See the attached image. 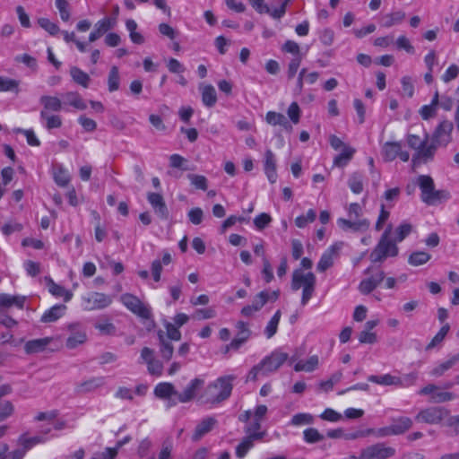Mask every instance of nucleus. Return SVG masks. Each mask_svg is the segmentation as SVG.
Wrapping results in <instances>:
<instances>
[{
	"label": "nucleus",
	"mask_w": 459,
	"mask_h": 459,
	"mask_svg": "<svg viewBox=\"0 0 459 459\" xmlns=\"http://www.w3.org/2000/svg\"><path fill=\"white\" fill-rule=\"evenodd\" d=\"M235 379V376L227 375L220 377L210 383L203 394L204 402L211 404H218L229 399L231 395Z\"/></svg>",
	"instance_id": "nucleus-1"
},
{
	"label": "nucleus",
	"mask_w": 459,
	"mask_h": 459,
	"mask_svg": "<svg viewBox=\"0 0 459 459\" xmlns=\"http://www.w3.org/2000/svg\"><path fill=\"white\" fill-rule=\"evenodd\" d=\"M316 278L312 272H304L303 269L299 268L293 271L291 276V290L297 291L302 290V296L300 303L302 306L307 304L313 297L316 290Z\"/></svg>",
	"instance_id": "nucleus-2"
},
{
	"label": "nucleus",
	"mask_w": 459,
	"mask_h": 459,
	"mask_svg": "<svg viewBox=\"0 0 459 459\" xmlns=\"http://www.w3.org/2000/svg\"><path fill=\"white\" fill-rule=\"evenodd\" d=\"M416 184L420 190V199L428 205H436L448 200L450 194L446 190H436L433 178L429 175H420Z\"/></svg>",
	"instance_id": "nucleus-3"
},
{
	"label": "nucleus",
	"mask_w": 459,
	"mask_h": 459,
	"mask_svg": "<svg viewBox=\"0 0 459 459\" xmlns=\"http://www.w3.org/2000/svg\"><path fill=\"white\" fill-rule=\"evenodd\" d=\"M392 226L388 225L382 234L377 246L370 253L369 258L373 263H383L387 257H394L398 255V247L395 241L390 239Z\"/></svg>",
	"instance_id": "nucleus-4"
},
{
	"label": "nucleus",
	"mask_w": 459,
	"mask_h": 459,
	"mask_svg": "<svg viewBox=\"0 0 459 459\" xmlns=\"http://www.w3.org/2000/svg\"><path fill=\"white\" fill-rule=\"evenodd\" d=\"M396 451L385 443L370 445L360 450L359 459H388L394 456Z\"/></svg>",
	"instance_id": "nucleus-5"
},
{
	"label": "nucleus",
	"mask_w": 459,
	"mask_h": 459,
	"mask_svg": "<svg viewBox=\"0 0 459 459\" xmlns=\"http://www.w3.org/2000/svg\"><path fill=\"white\" fill-rule=\"evenodd\" d=\"M420 395H428L429 401L433 403H443L452 401L455 398V394L446 391L444 387L434 384H429L419 390Z\"/></svg>",
	"instance_id": "nucleus-6"
},
{
	"label": "nucleus",
	"mask_w": 459,
	"mask_h": 459,
	"mask_svg": "<svg viewBox=\"0 0 459 459\" xmlns=\"http://www.w3.org/2000/svg\"><path fill=\"white\" fill-rule=\"evenodd\" d=\"M85 310H100L108 307L112 303V297L105 293L91 292L82 298Z\"/></svg>",
	"instance_id": "nucleus-7"
},
{
	"label": "nucleus",
	"mask_w": 459,
	"mask_h": 459,
	"mask_svg": "<svg viewBox=\"0 0 459 459\" xmlns=\"http://www.w3.org/2000/svg\"><path fill=\"white\" fill-rule=\"evenodd\" d=\"M448 411L444 407H429L422 409L416 415L415 420L430 425L439 424L447 415Z\"/></svg>",
	"instance_id": "nucleus-8"
},
{
	"label": "nucleus",
	"mask_w": 459,
	"mask_h": 459,
	"mask_svg": "<svg viewBox=\"0 0 459 459\" xmlns=\"http://www.w3.org/2000/svg\"><path fill=\"white\" fill-rule=\"evenodd\" d=\"M123 305L136 316L148 319L151 317L152 313L150 308L145 306L136 296L126 293L120 297Z\"/></svg>",
	"instance_id": "nucleus-9"
},
{
	"label": "nucleus",
	"mask_w": 459,
	"mask_h": 459,
	"mask_svg": "<svg viewBox=\"0 0 459 459\" xmlns=\"http://www.w3.org/2000/svg\"><path fill=\"white\" fill-rule=\"evenodd\" d=\"M453 129L451 121H441L433 132L432 142L438 147H446L452 141Z\"/></svg>",
	"instance_id": "nucleus-10"
},
{
	"label": "nucleus",
	"mask_w": 459,
	"mask_h": 459,
	"mask_svg": "<svg viewBox=\"0 0 459 459\" xmlns=\"http://www.w3.org/2000/svg\"><path fill=\"white\" fill-rule=\"evenodd\" d=\"M288 359V353L281 351L280 350L273 351L260 361L264 368V374L267 375L276 371Z\"/></svg>",
	"instance_id": "nucleus-11"
},
{
	"label": "nucleus",
	"mask_w": 459,
	"mask_h": 459,
	"mask_svg": "<svg viewBox=\"0 0 459 459\" xmlns=\"http://www.w3.org/2000/svg\"><path fill=\"white\" fill-rule=\"evenodd\" d=\"M342 247V242H337L330 246L321 255L316 269L320 273L325 272L333 265L334 260L339 256V252Z\"/></svg>",
	"instance_id": "nucleus-12"
},
{
	"label": "nucleus",
	"mask_w": 459,
	"mask_h": 459,
	"mask_svg": "<svg viewBox=\"0 0 459 459\" xmlns=\"http://www.w3.org/2000/svg\"><path fill=\"white\" fill-rule=\"evenodd\" d=\"M153 394L159 399L169 400V407L175 406L178 403V391L171 383H159L154 387Z\"/></svg>",
	"instance_id": "nucleus-13"
},
{
	"label": "nucleus",
	"mask_w": 459,
	"mask_h": 459,
	"mask_svg": "<svg viewBox=\"0 0 459 459\" xmlns=\"http://www.w3.org/2000/svg\"><path fill=\"white\" fill-rule=\"evenodd\" d=\"M147 200L152 207L155 214L161 220H168L169 216V209L163 196L158 193L150 192L147 194Z\"/></svg>",
	"instance_id": "nucleus-14"
},
{
	"label": "nucleus",
	"mask_w": 459,
	"mask_h": 459,
	"mask_svg": "<svg viewBox=\"0 0 459 459\" xmlns=\"http://www.w3.org/2000/svg\"><path fill=\"white\" fill-rule=\"evenodd\" d=\"M437 147L433 142L429 145H427V143L423 144L412 156L413 167H418L432 160Z\"/></svg>",
	"instance_id": "nucleus-15"
},
{
	"label": "nucleus",
	"mask_w": 459,
	"mask_h": 459,
	"mask_svg": "<svg viewBox=\"0 0 459 459\" xmlns=\"http://www.w3.org/2000/svg\"><path fill=\"white\" fill-rule=\"evenodd\" d=\"M203 385V379L198 377L192 379L182 393L178 392V403H186L191 402Z\"/></svg>",
	"instance_id": "nucleus-16"
},
{
	"label": "nucleus",
	"mask_w": 459,
	"mask_h": 459,
	"mask_svg": "<svg viewBox=\"0 0 459 459\" xmlns=\"http://www.w3.org/2000/svg\"><path fill=\"white\" fill-rule=\"evenodd\" d=\"M384 271L378 269L376 273L362 280L358 286V290L361 294L368 295L372 292L384 281Z\"/></svg>",
	"instance_id": "nucleus-17"
},
{
	"label": "nucleus",
	"mask_w": 459,
	"mask_h": 459,
	"mask_svg": "<svg viewBox=\"0 0 459 459\" xmlns=\"http://www.w3.org/2000/svg\"><path fill=\"white\" fill-rule=\"evenodd\" d=\"M235 327L237 329V335L230 342V347H233L234 351H238L240 346L250 338L251 330L249 329L248 324L244 321H238Z\"/></svg>",
	"instance_id": "nucleus-18"
},
{
	"label": "nucleus",
	"mask_w": 459,
	"mask_h": 459,
	"mask_svg": "<svg viewBox=\"0 0 459 459\" xmlns=\"http://www.w3.org/2000/svg\"><path fill=\"white\" fill-rule=\"evenodd\" d=\"M39 102L42 106L40 112L56 113L64 109L63 101L56 96L42 95Z\"/></svg>",
	"instance_id": "nucleus-19"
},
{
	"label": "nucleus",
	"mask_w": 459,
	"mask_h": 459,
	"mask_svg": "<svg viewBox=\"0 0 459 459\" xmlns=\"http://www.w3.org/2000/svg\"><path fill=\"white\" fill-rule=\"evenodd\" d=\"M265 122L273 126H279L287 133H291L293 131L292 125L286 117L280 112L268 111L265 114Z\"/></svg>",
	"instance_id": "nucleus-20"
},
{
	"label": "nucleus",
	"mask_w": 459,
	"mask_h": 459,
	"mask_svg": "<svg viewBox=\"0 0 459 459\" xmlns=\"http://www.w3.org/2000/svg\"><path fill=\"white\" fill-rule=\"evenodd\" d=\"M338 226L343 230H354V231H364L367 230L370 225L368 219H343L340 218L337 220Z\"/></svg>",
	"instance_id": "nucleus-21"
},
{
	"label": "nucleus",
	"mask_w": 459,
	"mask_h": 459,
	"mask_svg": "<svg viewBox=\"0 0 459 459\" xmlns=\"http://www.w3.org/2000/svg\"><path fill=\"white\" fill-rule=\"evenodd\" d=\"M264 170L270 183H275L278 178L276 172V158L270 149H267L264 152Z\"/></svg>",
	"instance_id": "nucleus-22"
},
{
	"label": "nucleus",
	"mask_w": 459,
	"mask_h": 459,
	"mask_svg": "<svg viewBox=\"0 0 459 459\" xmlns=\"http://www.w3.org/2000/svg\"><path fill=\"white\" fill-rule=\"evenodd\" d=\"M69 329L72 331V333L66 340V347L69 349H74L78 345L85 342L87 336L84 330L78 325H71Z\"/></svg>",
	"instance_id": "nucleus-23"
},
{
	"label": "nucleus",
	"mask_w": 459,
	"mask_h": 459,
	"mask_svg": "<svg viewBox=\"0 0 459 459\" xmlns=\"http://www.w3.org/2000/svg\"><path fill=\"white\" fill-rule=\"evenodd\" d=\"M217 423V420L213 417L203 419L195 427L192 436L194 441L200 440L205 434L210 432Z\"/></svg>",
	"instance_id": "nucleus-24"
},
{
	"label": "nucleus",
	"mask_w": 459,
	"mask_h": 459,
	"mask_svg": "<svg viewBox=\"0 0 459 459\" xmlns=\"http://www.w3.org/2000/svg\"><path fill=\"white\" fill-rule=\"evenodd\" d=\"M53 341L52 337H44L39 339L30 340L24 344V351L27 354H34L42 352L48 345Z\"/></svg>",
	"instance_id": "nucleus-25"
},
{
	"label": "nucleus",
	"mask_w": 459,
	"mask_h": 459,
	"mask_svg": "<svg viewBox=\"0 0 459 459\" xmlns=\"http://www.w3.org/2000/svg\"><path fill=\"white\" fill-rule=\"evenodd\" d=\"M105 385V377H97L89 378L76 385V392L80 394L90 393Z\"/></svg>",
	"instance_id": "nucleus-26"
},
{
	"label": "nucleus",
	"mask_w": 459,
	"mask_h": 459,
	"mask_svg": "<svg viewBox=\"0 0 459 459\" xmlns=\"http://www.w3.org/2000/svg\"><path fill=\"white\" fill-rule=\"evenodd\" d=\"M65 305H55L49 309L46 310L41 316L40 321L42 323H53L62 317L66 311Z\"/></svg>",
	"instance_id": "nucleus-27"
},
{
	"label": "nucleus",
	"mask_w": 459,
	"mask_h": 459,
	"mask_svg": "<svg viewBox=\"0 0 459 459\" xmlns=\"http://www.w3.org/2000/svg\"><path fill=\"white\" fill-rule=\"evenodd\" d=\"M39 118L44 127L48 131L60 128L63 125L61 116L56 113L39 112Z\"/></svg>",
	"instance_id": "nucleus-28"
},
{
	"label": "nucleus",
	"mask_w": 459,
	"mask_h": 459,
	"mask_svg": "<svg viewBox=\"0 0 459 459\" xmlns=\"http://www.w3.org/2000/svg\"><path fill=\"white\" fill-rule=\"evenodd\" d=\"M26 302V297L21 295H9L5 293L0 294V307H11L13 306L22 309Z\"/></svg>",
	"instance_id": "nucleus-29"
},
{
	"label": "nucleus",
	"mask_w": 459,
	"mask_h": 459,
	"mask_svg": "<svg viewBox=\"0 0 459 459\" xmlns=\"http://www.w3.org/2000/svg\"><path fill=\"white\" fill-rule=\"evenodd\" d=\"M368 380L371 383L385 386L394 385L397 387V385H402L401 377L391 374H385L382 376L370 375L368 377Z\"/></svg>",
	"instance_id": "nucleus-30"
},
{
	"label": "nucleus",
	"mask_w": 459,
	"mask_h": 459,
	"mask_svg": "<svg viewBox=\"0 0 459 459\" xmlns=\"http://www.w3.org/2000/svg\"><path fill=\"white\" fill-rule=\"evenodd\" d=\"M459 362V352L451 356L446 360L439 363L432 368L430 375L436 377L443 376L446 371L452 368L456 363Z\"/></svg>",
	"instance_id": "nucleus-31"
},
{
	"label": "nucleus",
	"mask_w": 459,
	"mask_h": 459,
	"mask_svg": "<svg viewBox=\"0 0 459 459\" xmlns=\"http://www.w3.org/2000/svg\"><path fill=\"white\" fill-rule=\"evenodd\" d=\"M412 420L409 417H398L393 420L391 424L394 436H398L405 433L412 427Z\"/></svg>",
	"instance_id": "nucleus-32"
},
{
	"label": "nucleus",
	"mask_w": 459,
	"mask_h": 459,
	"mask_svg": "<svg viewBox=\"0 0 459 459\" xmlns=\"http://www.w3.org/2000/svg\"><path fill=\"white\" fill-rule=\"evenodd\" d=\"M402 148V143L399 142H386L382 147V155L385 161H393L395 160Z\"/></svg>",
	"instance_id": "nucleus-33"
},
{
	"label": "nucleus",
	"mask_w": 459,
	"mask_h": 459,
	"mask_svg": "<svg viewBox=\"0 0 459 459\" xmlns=\"http://www.w3.org/2000/svg\"><path fill=\"white\" fill-rule=\"evenodd\" d=\"M70 75L72 77V80L78 85L82 86L84 89H87L90 86L91 83V77L90 75L82 71L81 68L77 66H72L70 68Z\"/></svg>",
	"instance_id": "nucleus-34"
},
{
	"label": "nucleus",
	"mask_w": 459,
	"mask_h": 459,
	"mask_svg": "<svg viewBox=\"0 0 459 459\" xmlns=\"http://www.w3.org/2000/svg\"><path fill=\"white\" fill-rule=\"evenodd\" d=\"M356 150L348 145L344 146V148L342 149L341 153L336 155L333 159V166H336L338 168H343L345 167L350 160L353 158V155L355 154Z\"/></svg>",
	"instance_id": "nucleus-35"
},
{
	"label": "nucleus",
	"mask_w": 459,
	"mask_h": 459,
	"mask_svg": "<svg viewBox=\"0 0 459 459\" xmlns=\"http://www.w3.org/2000/svg\"><path fill=\"white\" fill-rule=\"evenodd\" d=\"M64 98L65 100V102H63L64 108L66 105H69L79 110H84L87 108L86 103L77 91H68L65 93Z\"/></svg>",
	"instance_id": "nucleus-36"
},
{
	"label": "nucleus",
	"mask_w": 459,
	"mask_h": 459,
	"mask_svg": "<svg viewBox=\"0 0 459 459\" xmlns=\"http://www.w3.org/2000/svg\"><path fill=\"white\" fill-rule=\"evenodd\" d=\"M348 186L352 193L360 194L364 189V175L359 171L351 173L348 179Z\"/></svg>",
	"instance_id": "nucleus-37"
},
{
	"label": "nucleus",
	"mask_w": 459,
	"mask_h": 459,
	"mask_svg": "<svg viewBox=\"0 0 459 459\" xmlns=\"http://www.w3.org/2000/svg\"><path fill=\"white\" fill-rule=\"evenodd\" d=\"M158 339L160 342V352L161 357L165 360H169L174 352L173 345L165 338V334L162 331L158 332Z\"/></svg>",
	"instance_id": "nucleus-38"
},
{
	"label": "nucleus",
	"mask_w": 459,
	"mask_h": 459,
	"mask_svg": "<svg viewBox=\"0 0 459 459\" xmlns=\"http://www.w3.org/2000/svg\"><path fill=\"white\" fill-rule=\"evenodd\" d=\"M257 436H246L236 447V456L242 459L247 452L254 446Z\"/></svg>",
	"instance_id": "nucleus-39"
},
{
	"label": "nucleus",
	"mask_w": 459,
	"mask_h": 459,
	"mask_svg": "<svg viewBox=\"0 0 459 459\" xmlns=\"http://www.w3.org/2000/svg\"><path fill=\"white\" fill-rule=\"evenodd\" d=\"M319 364V359L317 355H313L309 357L306 361L299 360L294 366V370L296 372L305 371V372H312L314 371Z\"/></svg>",
	"instance_id": "nucleus-40"
},
{
	"label": "nucleus",
	"mask_w": 459,
	"mask_h": 459,
	"mask_svg": "<svg viewBox=\"0 0 459 459\" xmlns=\"http://www.w3.org/2000/svg\"><path fill=\"white\" fill-rule=\"evenodd\" d=\"M53 178L55 183L62 187L66 186L71 180V177L62 165L56 166L53 170Z\"/></svg>",
	"instance_id": "nucleus-41"
},
{
	"label": "nucleus",
	"mask_w": 459,
	"mask_h": 459,
	"mask_svg": "<svg viewBox=\"0 0 459 459\" xmlns=\"http://www.w3.org/2000/svg\"><path fill=\"white\" fill-rule=\"evenodd\" d=\"M117 25V18L116 17H104L98 21L94 29L103 36L108 30L114 29Z\"/></svg>",
	"instance_id": "nucleus-42"
},
{
	"label": "nucleus",
	"mask_w": 459,
	"mask_h": 459,
	"mask_svg": "<svg viewBox=\"0 0 459 459\" xmlns=\"http://www.w3.org/2000/svg\"><path fill=\"white\" fill-rule=\"evenodd\" d=\"M405 13L403 11H396L387 13L383 17L382 26L390 28L394 25L400 24L405 19Z\"/></svg>",
	"instance_id": "nucleus-43"
},
{
	"label": "nucleus",
	"mask_w": 459,
	"mask_h": 459,
	"mask_svg": "<svg viewBox=\"0 0 459 459\" xmlns=\"http://www.w3.org/2000/svg\"><path fill=\"white\" fill-rule=\"evenodd\" d=\"M431 258V255L425 251L412 252L408 257V264L412 266H420L427 264Z\"/></svg>",
	"instance_id": "nucleus-44"
},
{
	"label": "nucleus",
	"mask_w": 459,
	"mask_h": 459,
	"mask_svg": "<svg viewBox=\"0 0 459 459\" xmlns=\"http://www.w3.org/2000/svg\"><path fill=\"white\" fill-rule=\"evenodd\" d=\"M48 289L52 295L63 298L65 302H68L73 298V293L70 290H65L63 286L55 283L53 281H50Z\"/></svg>",
	"instance_id": "nucleus-45"
},
{
	"label": "nucleus",
	"mask_w": 459,
	"mask_h": 459,
	"mask_svg": "<svg viewBox=\"0 0 459 459\" xmlns=\"http://www.w3.org/2000/svg\"><path fill=\"white\" fill-rule=\"evenodd\" d=\"M45 440L46 439L42 436L28 437L25 434H22L18 438V444L22 446L26 451H28L34 446L44 443Z\"/></svg>",
	"instance_id": "nucleus-46"
},
{
	"label": "nucleus",
	"mask_w": 459,
	"mask_h": 459,
	"mask_svg": "<svg viewBox=\"0 0 459 459\" xmlns=\"http://www.w3.org/2000/svg\"><path fill=\"white\" fill-rule=\"evenodd\" d=\"M120 86L119 70L116 65H113L108 75V89L110 92L116 91Z\"/></svg>",
	"instance_id": "nucleus-47"
},
{
	"label": "nucleus",
	"mask_w": 459,
	"mask_h": 459,
	"mask_svg": "<svg viewBox=\"0 0 459 459\" xmlns=\"http://www.w3.org/2000/svg\"><path fill=\"white\" fill-rule=\"evenodd\" d=\"M202 100L206 107H213L217 101L216 91L213 86L206 85L202 91Z\"/></svg>",
	"instance_id": "nucleus-48"
},
{
	"label": "nucleus",
	"mask_w": 459,
	"mask_h": 459,
	"mask_svg": "<svg viewBox=\"0 0 459 459\" xmlns=\"http://www.w3.org/2000/svg\"><path fill=\"white\" fill-rule=\"evenodd\" d=\"M450 330L449 324H445L439 331L436 333V335L432 338V340L429 342V344L426 346V351H430L438 344H440L444 339L446 338L447 333Z\"/></svg>",
	"instance_id": "nucleus-49"
},
{
	"label": "nucleus",
	"mask_w": 459,
	"mask_h": 459,
	"mask_svg": "<svg viewBox=\"0 0 459 459\" xmlns=\"http://www.w3.org/2000/svg\"><path fill=\"white\" fill-rule=\"evenodd\" d=\"M281 316V310H277L267 323L264 328V334L268 339L272 338L276 333Z\"/></svg>",
	"instance_id": "nucleus-50"
},
{
	"label": "nucleus",
	"mask_w": 459,
	"mask_h": 459,
	"mask_svg": "<svg viewBox=\"0 0 459 459\" xmlns=\"http://www.w3.org/2000/svg\"><path fill=\"white\" fill-rule=\"evenodd\" d=\"M261 420H254L249 425L245 428V433L247 436H258L256 440H262L266 436V431H260Z\"/></svg>",
	"instance_id": "nucleus-51"
},
{
	"label": "nucleus",
	"mask_w": 459,
	"mask_h": 459,
	"mask_svg": "<svg viewBox=\"0 0 459 459\" xmlns=\"http://www.w3.org/2000/svg\"><path fill=\"white\" fill-rule=\"evenodd\" d=\"M303 438L307 444H315L324 440L325 437L316 429L308 428L303 431Z\"/></svg>",
	"instance_id": "nucleus-52"
},
{
	"label": "nucleus",
	"mask_w": 459,
	"mask_h": 459,
	"mask_svg": "<svg viewBox=\"0 0 459 459\" xmlns=\"http://www.w3.org/2000/svg\"><path fill=\"white\" fill-rule=\"evenodd\" d=\"M37 23L52 36L56 35L60 31L59 26L56 22H51L48 18H39Z\"/></svg>",
	"instance_id": "nucleus-53"
},
{
	"label": "nucleus",
	"mask_w": 459,
	"mask_h": 459,
	"mask_svg": "<svg viewBox=\"0 0 459 459\" xmlns=\"http://www.w3.org/2000/svg\"><path fill=\"white\" fill-rule=\"evenodd\" d=\"M301 109L295 101L291 102L287 108V115L291 125H298L301 117Z\"/></svg>",
	"instance_id": "nucleus-54"
},
{
	"label": "nucleus",
	"mask_w": 459,
	"mask_h": 459,
	"mask_svg": "<svg viewBox=\"0 0 459 459\" xmlns=\"http://www.w3.org/2000/svg\"><path fill=\"white\" fill-rule=\"evenodd\" d=\"M316 218V211L309 209L306 214L299 215L295 219V225L299 229L305 228L308 223L313 222Z\"/></svg>",
	"instance_id": "nucleus-55"
},
{
	"label": "nucleus",
	"mask_w": 459,
	"mask_h": 459,
	"mask_svg": "<svg viewBox=\"0 0 459 459\" xmlns=\"http://www.w3.org/2000/svg\"><path fill=\"white\" fill-rule=\"evenodd\" d=\"M314 416L310 413L301 412L295 414L291 420L292 426L310 425L314 423Z\"/></svg>",
	"instance_id": "nucleus-56"
},
{
	"label": "nucleus",
	"mask_w": 459,
	"mask_h": 459,
	"mask_svg": "<svg viewBox=\"0 0 459 459\" xmlns=\"http://www.w3.org/2000/svg\"><path fill=\"white\" fill-rule=\"evenodd\" d=\"M19 81L8 77L0 76V91L19 92Z\"/></svg>",
	"instance_id": "nucleus-57"
},
{
	"label": "nucleus",
	"mask_w": 459,
	"mask_h": 459,
	"mask_svg": "<svg viewBox=\"0 0 459 459\" xmlns=\"http://www.w3.org/2000/svg\"><path fill=\"white\" fill-rule=\"evenodd\" d=\"M55 5L58 10L63 22H68L71 18L70 4L66 0H55Z\"/></svg>",
	"instance_id": "nucleus-58"
},
{
	"label": "nucleus",
	"mask_w": 459,
	"mask_h": 459,
	"mask_svg": "<svg viewBox=\"0 0 459 459\" xmlns=\"http://www.w3.org/2000/svg\"><path fill=\"white\" fill-rule=\"evenodd\" d=\"M291 1L292 0H283L278 8L272 9L268 6V12H265V13L270 15L273 19L280 20L285 15L287 6Z\"/></svg>",
	"instance_id": "nucleus-59"
},
{
	"label": "nucleus",
	"mask_w": 459,
	"mask_h": 459,
	"mask_svg": "<svg viewBox=\"0 0 459 459\" xmlns=\"http://www.w3.org/2000/svg\"><path fill=\"white\" fill-rule=\"evenodd\" d=\"M411 76H403L401 79L402 92L408 98H412L414 95V83Z\"/></svg>",
	"instance_id": "nucleus-60"
},
{
	"label": "nucleus",
	"mask_w": 459,
	"mask_h": 459,
	"mask_svg": "<svg viewBox=\"0 0 459 459\" xmlns=\"http://www.w3.org/2000/svg\"><path fill=\"white\" fill-rule=\"evenodd\" d=\"M216 316V310L214 307H205L196 309L193 315V317L196 320H206L212 319Z\"/></svg>",
	"instance_id": "nucleus-61"
},
{
	"label": "nucleus",
	"mask_w": 459,
	"mask_h": 459,
	"mask_svg": "<svg viewBox=\"0 0 459 459\" xmlns=\"http://www.w3.org/2000/svg\"><path fill=\"white\" fill-rule=\"evenodd\" d=\"M188 178L191 184L197 189L206 190L208 187L207 178L202 175L189 174Z\"/></svg>",
	"instance_id": "nucleus-62"
},
{
	"label": "nucleus",
	"mask_w": 459,
	"mask_h": 459,
	"mask_svg": "<svg viewBox=\"0 0 459 459\" xmlns=\"http://www.w3.org/2000/svg\"><path fill=\"white\" fill-rule=\"evenodd\" d=\"M411 230L412 226L410 223L403 222L399 225L395 230V241H403L411 232Z\"/></svg>",
	"instance_id": "nucleus-63"
},
{
	"label": "nucleus",
	"mask_w": 459,
	"mask_h": 459,
	"mask_svg": "<svg viewBox=\"0 0 459 459\" xmlns=\"http://www.w3.org/2000/svg\"><path fill=\"white\" fill-rule=\"evenodd\" d=\"M14 413V406L10 401H5L2 403L0 409V422L4 421Z\"/></svg>",
	"instance_id": "nucleus-64"
}]
</instances>
